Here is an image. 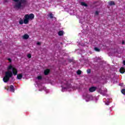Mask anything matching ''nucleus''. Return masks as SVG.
<instances>
[{
	"instance_id": "1",
	"label": "nucleus",
	"mask_w": 125,
	"mask_h": 125,
	"mask_svg": "<svg viewBox=\"0 0 125 125\" xmlns=\"http://www.w3.org/2000/svg\"><path fill=\"white\" fill-rule=\"evenodd\" d=\"M15 3V8L17 9H23L27 5V0H13Z\"/></svg>"
},
{
	"instance_id": "2",
	"label": "nucleus",
	"mask_w": 125,
	"mask_h": 125,
	"mask_svg": "<svg viewBox=\"0 0 125 125\" xmlns=\"http://www.w3.org/2000/svg\"><path fill=\"white\" fill-rule=\"evenodd\" d=\"M35 18V15L33 14H26L24 16V19L22 20L21 19L19 21V24L22 25V24H28L29 23V20H33Z\"/></svg>"
},
{
	"instance_id": "3",
	"label": "nucleus",
	"mask_w": 125,
	"mask_h": 125,
	"mask_svg": "<svg viewBox=\"0 0 125 125\" xmlns=\"http://www.w3.org/2000/svg\"><path fill=\"white\" fill-rule=\"evenodd\" d=\"M13 76L12 72L10 71H8L5 72V76L3 78V81L4 83H8L9 81L10 78Z\"/></svg>"
},
{
	"instance_id": "4",
	"label": "nucleus",
	"mask_w": 125,
	"mask_h": 125,
	"mask_svg": "<svg viewBox=\"0 0 125 125\" xmlns=\"http://www.w3.org/2000/svg\"><path fill=\"white\" fill-rule=\"evenodd\" d=\"M12 75H14V76H16L17 75V74L18 73V70H17V69H16V68L15 67H13V66H12V65L10 64L7 68V70L8 71H9L10 70H12Z\"/></svg>"
},
{
	"instance_id": "5",
	"label": "nucleus",
	"mask_w": 125,
	"mask_h": 125,
	"mask_svg": "<svg viewBox=\"0 0 125 125\" xmlns=\"http://www.w3.org/2000/svg\"><path fill=\"white\" fill-rule=\"evenodd\" d=\"M96 90V87L92 86L89 88L90 92H93Z\"/></svg>"
},
{
	"instance_id": "6",
	"label": "nucleus",
	"mask_w": 125,
	"mask_h": 125,
	"mask_svg": "<svg viewBox=\"0 0 125 125\" xmlns=\"http://www.w3.org/2000/svg\"><path fill=\"white\" fill-rule=\"evenodd\" d=\"M49 73H50V70L49 69H47L44 71V75H45V76H47Z\"/></svg>"
},
{
	"instance_id": "7",
	"label": "nucleus",
	"mask_w": 125,
	"mask_h": 125,
	"mask_svg": "<svg viewBox=\"0 0 125 125\" xmlns=\"http://www.w3.org/2000/svg\"><path fill=\"white\" fill-rule=\"evenodd\" d=\"M9 88L11 92H14L15 91V89H14V86L13 85H10L9 86Z\"/></svg>"
},
{
	"instance_id": "8",
	"label": "nucleus",
	"mask_w": 125,
	"mask_h": 125,
	"mask_svg": "<svg viewBox=\"0 0 125 125\" xmlns=\"http://www.w3.org/2000/svg\"><path fill=\"white\" fill-rule=\"evenodd\" d=\"M17 78L18 80H21V79H22V78H23V74H22V73L18 74L17 76Z\"/></svg>"
},
{
	"instance_id": "9",
	"label": "nucleus",
	"mask_w": 125,
	"mask_h": 125,
	"mask_svg": "<svg viewBox=\"0 0 125 125\" xmlns=\"http://www.w3.org/2000/svg\"><path fill=\"white\" fill-rule=\"evenodd\" d=\"M120 72L121 74H124V73H125V67H121L120 69Z\"/></svg>"
},
{
	"instance_id": "10",
	"label": "nucleus",
	"mask_w": 125,
	"mask_h": 125,
	"mask_svg": "<svg viewBox=\"0 0 125 125\" xmlns=\"http://www.w3.org/2000/svg\"><path fill=\"white\" fill-rule=\"evenodd\" d=\"M24 40H28L29 39V35L28 34H24L23 36Z\"/></svg>"
},
{
	"instance_id": "11",
	"label": "nucleus",
	"mask_w": 125,
	"mask_h": 125,
	"mask_svg": "<svg viewBox=\"0 0 125 125\" xmlns=\"http://www.w3.org/2000/svg\"><path fill=\"white\" fill-rule=\"evenodd\" d=\"M81 5L83 6H85V7H87L88 5H87V4L85 3L84 2H81Z\"/></svg>"
},
{
	"instance_id": "12",
	"label": "nucleus",
	"mask_w": 125,
	"mask_h": 125,
	"mask_svg": "<svg viewBox=\"0 0 125 125\" xmlns=\"http://www.w3.org/2000/svg\"><path fill=\"white\" fill-rule=\"evenodd\" d=\"M108 4L109 5H115V2H114V1H109L108 2Z\"/></svg>"
},
{
	"instance_id": "13",
	"label": "nucleus",
	"mask_w": 125,
	"mask_h": 125,
	"mask_svg": "<svg viewBox=\"0 0 125 125\" xmlns=\"http://www.w3.org/2000/svg\"><path fill=\"white\" fill-rule=\"evenodd\" d=\"M58 35L59 36H63V35H64V32H63L62 30H61L59 31Z\"/></svg>"
},
{
	"instance_id": "14",
	"label": "nucleus",
	"mask_w": 125,
	"mask_h": 125,
	"mask_svg": "<svg viewBox=\"0 0 125 125\" xmlns=\"http://www.w3.org/2000/svg\"><path fill=\"white\" fill-rule=\"evenodd\" d=\"M48 16L50 17V19H53V13H50L48 15Z\"/></svg>"
},
{
	"instance_id": "15",
	"label": "nucleus",
	"mask_w": 125,
	"mask_h": 125,
	"mask_svg": "<svg viewBox=\"0 0 125 125\" xmlns=\"http://www.w3.org/2000/svg\"><path fill=\"white\" fill-rule=\"evenodd\" d=\"M94 50H95V51H97V52H100V49L98 48V47H95L94 48Z\"/></svg>"
},
{
	"instance_id": "16",
	"label": "nucleus",
	"mask_w": 125,
	"mask_h": 125,
	"mask_svg": "<svg viewBox=\"0 0 125 125\" xmlns=\"http://www.w3.org/2000/svg\"><path fill=\"white\" fill-rule=\"evenodd\" d=\"M77 75H82V71L81 70H78L77 71Z\"/></svg>"
},
{
	"instance_id": "17",
	"label": "nucleus",
	"mask_w": 125,
	"mask_h": 125,
	"mask_svg": "<svg viewBox=\"0 0 125 125\" xmlns=\"http://www.w3.org/2000/svg\"><path fill=\"white\" fill-rule=\"evenodd\" d=\"M121 92L123 94H124V95H125V89H123L121 90Z\"/></svg>"
},
{
	"instance_id": "18",
	"label": "nucleus",
	"mask_w": 125,
	"mask_h": 125,
	"mask_svg": "<svg viewBox=\"0 0 125 125\" xmlns=\"http://www.w3.org/2000/svg\"><path fill=\"white\" fill-rule=\"evenodd\" d=\"M87 73L88 74H90V73H91V69H87Z\"/></svg>"
},
{
	"instance_id": "19",
	"label": "nucleus",
	"mask_w": 125,
	"mask_h": 125,
	"mask_svg": "<svg viewBox=\"0 0 125 125\" xmlns=\"http://www.w3.org/2000/svg\"><path fill=\"white\" fill-rule=\"evenodd\" d=\"M27 58L29 59L32 58V55H31V54H27Z\"/></svg>"
},
{
	"instance_id": "20",
	"label": "nucleus",
	"mask_w": 125,
	"mask_h": 125,
	"mask_svg": "<svg viewBox=\"0 0 125 125\" xmlns=\"http://www.w3.org/2000/svg\"><path fill=\"white\" fill-rule=\"evenodd\" d=\"M38 80H42V76H39L37 77Z\"/></svg>"
},
{
	"instance_id": "21",
	"label": "nucleus",
	"mask_w": 125,
	"mask_h": 125,
	"mask_svg": "<svg viewBox=\"0 0 125 125\" xmlns=\"http://www.w3.org/2000/svg\"><path fill=\"white\" fill-rule=\"evenodd\" d=\"M95 15H99V12L98 11H96L95 13Z\"/></svg>"
},
{
	"instance_id": "22",
	"label": "nucleus",
	"mask_w": 125,
	"mask_h": 125,
	"mask_svg": "<svg viewBox=\"0 0 125 125\" xmlns=\"http://www.w3.org/2000/svg\"><path fill=\"white\" fill-rule=\"evenodd\" d=\"M7 60L9 61V62H10V63H11V62H12V60L11 59H10V58L7 59Z\"/></svg>"
},
{
	"instance_id": "23",
	"label": "nucleus",
	"mask_w": 125,
	"mask_h": 125,
	"mask_svg": "<svg viewBox=\"0 0 125 125\" xmlns=\"http://www.w3.org/2000/svg\"><path fill=\"white\" fill-rule=\"evenodd\" d=\"M37 44H38V45H41V42H38Z\"/></svg>"
},
{
	"instance_id": "24",
	"label": "nucleus",
	"mask_w": 125,
	"mask_h": 125,
	"mask_svg": "<svg viewBox=\"0 0 125 125\" xmlns=\"http://www.w3.org/2000/svg\"><path fill=\"white\" fill-rule=\"evenodd\" d=\"M69 62H73V60L69 59Z\"/></svg>"
},
{
	"instance_id": "25",
	"label": "nucleus",
	"mask_w": 125,
	"mask_h": 125,
	"mask_svg": "<svg viewBox=\"0 0 125 125\" xmlns=\"http://www.w3.org/2000/svg\"><path fill=\"white\" fill-rule=\"evenodd\" d=\"M123 64H124V65H125V61H123Z\"/></svg>"
},
{
	"instance_id": "26",
	"label": "nucleus",
	"mask_w": 125,
	"mask_h": 125,
	"mask_svg": "<svg viewBox=\"0 0 125 125\" xmlns=\"http://www.w3.org/2000/svg\"><path fill=\"white\" fill-rule=\"evenodd\" d=\"M4 2H7V0H5Z\"/></svg>"
},
{
	"instance_id": "27",
	"label": "nucleus",
	"mask_w": 125,
	"mask_h": 125,
	"mask_svg": "<svg viewBox=\"0 0 125 125\" xmlns=\"http://www.w3.org/2000/svg\"><path fill=\"white\" fill-rule=\"evenodd\" d=\"M124 43H125L124 42H122V44H124Z\"/></svg>"
}]
</instances>
